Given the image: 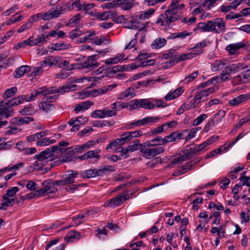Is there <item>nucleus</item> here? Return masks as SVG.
I'll use <instances>...</instances> for the list:
<instances>
[{
    "label": "nucleus",
    "mask_w": 250,
    "mask_h": 250,
    "mask_svg": "<svg viewBox=\"0 0 250 250\" xmlns=\"http://www.w3.org/2000/svg\"><path fill=\"white\" fill-rule=\"evenodd\" d=\"M185 6L184 4H179L177 0L172 2L167 9L159 15L156 23H160L161 26H169L172 23L181 19V15L178 11L182 10Z\"/></svg>",
    "instance_id": "nucleus-1"
},
{
    "label": "nucleus",
    "mask_w": 250,
    "mask_h": 250,
    "mask_svg": "<svg viewBox=\"0 0 250 250\" xmlns=\"http://www.w3.org/2000/svg\"><path fill=\"white\" fill-rule=\"evenodd\" d=\"M77 85H63L61 87L56 86H42L34 90L29 96L26 95L24 101L26 102H31L34 100L35 97L39 95L46 96L50 94L60 93L63 94L70 91H74L76 89Z\"/></svg>",
    "instance_id": "nucleus-2"
},
{
    "label": "nucleus",
    "mask_w": 250,
    "mask_h": 250,
    "mask_svg": "<svg viewBox=\"0 0 250 250\" xmlns=\"http://www.w3.org/2000/svg\"><path fill=\"white\" fill-rule=\"evenodd\" d=\"M26 95H22L10 100H3L0 102V117L1 115L12 116L13 106H17L23 103Z\"/></svg>",
    "instance_id": "nucleus-3"
},
{
    "label": "nucleus",
    "mask_w": 250,
    "mask_h": 250,
    "mask_svg": "<svg viewBox=\"0 0 250 250\" xmlns=\"http://www.w3.org/2000/svg\"><path fill=\"white\" fill-rule=\"evenodd\" d=\"M203 52L202 49H198L193 51L192 52L182 54V55L178 56L177 57L173 58V59L170 60L169 61L163 63L162 64L163 68L164 69L170 68V67L176 65L181 61L193 58L196 56L201 54Z\"/></svg>",
    "instance_id": "nucleus-4"
},
{
    "label": "nucleus",
    "mask_w": 250,
    "mask_h": 250,
    "mask_svg": "<svg viewBox=\"0 0 250 250\" xmlns=\"http://www.w3.org/2000/svg\"><path fill=\"white\" fill-rule=\"evenodd\" d=\"M159 120V118L153 116L146 117L142 119L138 120L129 123L126 127V129H130L135 126H141L147 125H152L156 123Z\"/></svg>",
    "instance_id": "nucleus-5"
},
{
    "label": "nucleus",
    "mask_w": 250,
    "mask_h": 250,
    "mask_svg": "<svg viewBox=\"0 0 250 250\" xmlns=\"http://www.w3.org/2000/svg\"><path fill=\"white\" fill-rule=\"evenodd\" d=\"M214 92V88L211 87L207 89L196 92L194 98V102L192 104L190 105V108H194L196 107L197 105L200 103L201 101H205L206 97H207L209 94L213 93Z\"/></svg>",
    "instance_id": "nucleus-6"
},
{
    "label": "nucleus",
    "mask_w": 250,
    "mask_h": 250,
    "mask_svg": "<svg viewBox=\"0 0 250 250\" xmlns=\"http://www.w3.org/2000/svg\"><path fill=\"white\" fill-rule=\"evenodd\" d=\"M209 23L211 24L212 32L216 34H221L226 31V22L222 18H217L213 20H210Z\"/></svg>",
    "instance_id": "nucleus-7"
},
{
    "label": "nucleus",
    "mask_w": 250,
    "mask_h": 250,
    "mask_svg": "<svg viewBox=\"0 0 250 250\" xmlns=\"http://www.w3.org/2000/svg\"><path fill=\"white\" fill-rule=\"evenodd\" d=\"M182 152H183L187 160L199 154L194 144L187 145L183 147L182 149Z\"/></svg>",
    "instance_id": "nucleus-8"
},
{
    "label": "nucleus",
    "mask_w": 250,
    "mask_h": 250,
    "mask_svg": "<svg viewBox=\"0 0 250 250\" xmlns=\"http://www.w3.org/2000/svg\"><path fill=\"white\" fill-rule=\"evenodd\" d=\"M59 150L60 148L58 146H51L42 151L40 154L36 155L34 158L38 161H43L53 155L54 153Z\"/></svg>",
    "instance_id": "nucleus-9"
},
{
    "label": "nucleus",
    "mask_w": 250,
    "mask_h": 250,
    "mask_svg": "<svg viewBox=\"0 0 250 250\" xmlns=\"http://www.w3.org/2000/svg\"><path fill=\"white\" fill-rule=\"evenodd\" d=\"M116 111L110 110L107 107L102 110H96L92 112L91 116L93 118H104L116 115Z\"/></svg>",
    "instance_id": "nucleus-10"
},
{
    "label": "nucleus",
    "mask_w": 250,
    "mask_h": 250,
    "mask_svg": "<svg viewBox=\"0 0 250 250\" xmlns=\"http://www.w3.org/2000/svg\"><path fill=\"white\" fill-rule=\"evenodd\" d=\"M127 200L123 192L116 195L106 202L107 207H117L123 204Z\"/></svg>",
    "instance_id": "nucleus-11"
},
{
    "label": "nucleus",
    "mask_w": 250,
    "mask_h": 250,
    "mask_svg": "<svg viewBox=\"0 0 250 250\" xmlns=\"http://www.w3.org/2000/svg\"><path fill=\"white\" fill-rule=\"evenodd\" d=\"M96 55H94L89 56L86 60L83 61L85 69L91 70L99 66L96 58Z\"/></svg>",
    "instance_id": "nucleus-12"
},
{
    "label": "nucleus",
    "mask_w": 250,
    "mask_h": 250,
    "mask_svg": "<svg viewBox=\"0 0 250 250\" xmlns=\"http://www.w3.org/2000/svg\"><path fill=\"white\" fill-rule=\"evenodd\" d=\"M2 199L4 201V202L0 204V209L6 210L8 207H12L15 203L19 204V202L17 198H12L7 197L4 198V196H2Z\"/></svg>",
    "instance_id": "nucleus-13"
},
{
    "label": "nucleus",
    "mask_w": 250,
    "mask_h": 250,
    "mask_svg": "<svg viewBox=\"0 0 250 250\" xmlns=\"http://www.w3.org/2000/svg\"><path fill=\"white\" fill-rule=\"evenodd\" d=\"M115 171V168L112 166H104L100 167L99 168L96 169V176L103 177L107 175L111 172Z\"/></svg>",
    "instance_id": "nucleus-14"
},
{
    "label": "nucleus",
    "mask_w": 250,
    "mask_h": 250,
    "mask_svg": "<svg viewBox=\"0 0 250 250\" xmlns=\"http://www.w3.org/2000/svg\"><path fill=\"white\" fill-rule=\"evenodd\" d=\"M187 132V130H184L183 132L178 131L173 132L170 134L165 136V141L166 143L175 142L176 140H181L184 139L183 133Z\"/></svg>",
    "instance_id": "nucleus-15"
},
{
    "label": "nucleus",
    "mask_w": 250,
    "mask_h": 250,
    "mask_svg": "<svg viewBox=\"0 0 250 250\" xmlns=\"http://www.w3.org/2000/svg\"><path fill=\"white\" fill-rule=\"evenodd\" d=\"M133 0H114L116 6H119L124 10H129L133 6Z\"/></svg>",
    "instance_id": "nucleus-16"
},
{
    "label": "nucleus",
    "mask_w": 250,
    "mask_h": 250,
    "mask_svg": "<svg viewBox=\"0 0 250 250\" xmlns=\"http://www.w3.org/2000/svg\"><path fill=\"white\" fill-rule=\"evenodd\" d=\"M218 138V136H213L202 144L198 145H195V146L198 150L199 154H200L201 152L206 150L205 148L208 146L212 144L214 142V141Z\"/></svg>",
    "instance_id": "nucleus-17"
},
{
    "label": "nucleus",
    "mask_w": 250,
    "mask_h": 250,
    "mask_svg": "<svg viewBox=\"0 0 250 250\" xmlns=\"http://www.w3.org/2000/svg\"><path fill=\"white\" fill-rule=\"evenodd\" d=\"M42 186L46 187L48 193H55L58 191V188L54 184L53 180L51 179L43 181Z\"/></svg>",
    "instance_id": "nucleus-18"
},
{
    "label": "nucleus",
    "mask_w": 250,
    "mask_h": 250,
    "mask_svg": "<svg viewBox=\"0 0 250 250\" xmlns=\"http://www.w3.org/2000/svg\"><path fill=\"white\" fill-rule=\"evenodd\" d=\"M129 70V65H117L107 69V72L109 74H115L119 71H127Z\"/></svg>",
    "instance_id": "nucleus-19"
},
{
    "label": "nucleus",
    "mask_w": 250,
    "mask_h": 250,
    "mask_svg": "<svg viewBox=\"0 0 250 250\" xmlns=\"http://www.w3.org/2000/svg\"><path fill=\"white\" fill-rule=\"evenodd\" d=\"M78 175L77 171L70 170L67 172L63 178L67 185L72 184L75 182V178L77 177Z\"/></svg>",
    "instance_id": "nucleus-20"
},
{
    "label": "nucleus",
    "mask_w": 250,
    "mask_h": 250,
    "mask_svg": "<svg viewBox=\"0 0 250 250\" xmlns=\"http://www.w3.org/2000/svg\"><path fill=\"white\" fill-rule=\"evenodd\" d=\"M244 46L245 44L243 42H239L228 45L226 47V49L229 51V54L231 55H234L236 53V52L239 49Z\"/></svg>",
    "instance_id": "nucleus-21"
},
{
    "label": "nucleus",
    "mask_w": 250,
    "mask_h": 250,
    "mask_svg": "<svg viewBox=\"0 0 250 250\" xmlns=\"http://www.w3.org/2000/svg\"><path fill=\"white\" fill-rule=\"evenodd\" d=\"M31 69V68L29 66L22 65L16 69L14 75L15 77L19 78L23 76L25 73L30 71Z\"/></svg>",
    "instance_id": "nucleus-22"
},
{
    "label": "nucleus",
    "mask_w": 250,
    "mask_h": 250,
    "mask_svg": "<svg viewBox=\"0 0 250 250\" xmlns=\"http://www.w3.org/2000/svg\"><path fill=\"white\" fill-rule=\"evenodd\" d=\"M88 34L84 37L78 39L76 42L77 43L88 42L90 41L93 42V38H92V37L95 35V31L86 30L85 32H84V34Z\"/></svg>",
    "instance_id": "nucleus-23"
},
{
    "label": "nucleus",
    "mask_w": 250,
    "mask_h": 250,
    "mask_svg": "<svg viewBox=\"0 0 250 250\" xmlns=\"http://www.w3.org/2000/svg\"><path fill=\"white\" fill-rule=\"evenodd\" d=\"M39 107L40 109L47 113L54 110L55 106L48 101H42L39 104Z\"/></svg>",
    "instance_id": "nucleus-24"
},
{
    "label": "nucleus",
    "mask_w": 250,
    "mask_h": 250,
    "mask_svg": "<svg viewBox=\"0 0 250 250\" xmlns=\"http://www.w3.org/2000/svg\"><path fill=\"white\" fill-rule=\"evenodd\" d=\"M226 65L225 60H216L214 62L211 64V69L212 71H218L222 70Z\"/></svg>",
    "instance_id": "nucleus-25"
},
{
    "label": "nucleus",
    "mask_w": 250,
    "mask_h": 250,
    "mask_svg": "<svg viewBox=\"0 0 250 250\" xmlns=\"http://www.w3.org/2000/svg\"><path fill=\"white\" fill-rule=\"evenodd\" d=\"M167 42V41L165 39L158 38L152 42L151 47L152 49H158L164 46Z\"/></svg>",
    "instance_id": "nucleus-26"
},
{
    "label": "nucleus",
    "mask_w": 250,
    "mask_h": 250,
    "mask_svg": "<svg viewBox=\"0 0 250 250\" xmlns=\"http://www.w3.org/2000/svg\"><path fill=\"white\" fill-rule=\"evenodd\" d=\"M247 101L244 94L240 95L231 100H229V104L231 106H238L240 104Z\"/></svg>",
    "instance_id": "nucleus-27"
},
{
    "label": "nucleus",
    "mask_w": 250,
    "mask_h": 250,
    "mask_svg": "<svg viewBox=\"0 0 250 250\" xmlns=\"http://www.w3.org/2000/svg\"><path fill=\"white\" fill-rule=\"evenodd\" d=\"M100 153L101 150L99 149L89 150L86 152L88 159H94V162H97L101 158Z\"/></svg>",
    "instance_id": "nucleus-28"
},
{
    "label": "nucleus",
    "mask_w": 250,
    "mask_h": 250,
    "mask_svg": "<svg viewBox=\"0 0 250 250\" xmlns=\"http://www.w3.org/2000/svg\"><path fill=\"white\" fill-rule=\"evenodd\" d=\"M226 150H227V146H221L220 148L214 149L208 153L205 156V159H208L210 158L216 156L217 155L225 152Z\"/></svg>",
    "instance_id": "nucleus-29"
},
{
    "label": "nucleus",
    "mask_w": 250,
    "mask_h": 250,
    "mask_svg": "<svg viewBox=\"0 0 250 250\" xmlns=\"http://www.w3.org/2000/svg\"><path fill=\"white\" fill-rule=\"evenodd\" d=\"M19 112L22 115H32L35 113V109L32 104H28L20 110Z\"/></svg>",
    "instance_id": "nucleus-30"
},
{
    "label": "nucleus",
    "mask_w": 250,
    "mask_h": 250,
    "mask_svg": "<svg viewBox=\"0 0 250 250\" xmlns=\"http://www.w3.org/2000/svg\"><path fill=\"white\" fill-rule=\"evenodd\" d=\"M210 21H208L207 22H201L197 25V29H201L203 32H210L212 31L211 25L209 22Z\"/></svg>",
    "instance_id": "nucleus-31"
},
{
    "label": "nucleus",
    "mask_w": 250,
    "mask_h": 250,
    "mask_svg": "<svg viewBox=\"0 0 250 250\" xmlns=\"http://www.w3.org/2000/svg\"><path fill=\"white\" fill-rule=\"evenodd\" d=\"M82 177L84 178H91L96 177V168L89 169L81 172Z\"/></svg>",
    "instance_id": "nucleus-32"
},
{
    "label": "nucleus",
    "mask_w": 250,
    "mask_h": 250,
    "mask_svg": "<svg viewBox=\"0 0 250 250\" xmlns=\"http://www.w3.org/2000/svg\"><path fill=\"white\" fill-rule=\"evenodd\" d=\"M17 92V88L15 86L6 89L3 94V100H7L14 96Z\"/></svg>",
    "instance_id": "nucleus-33"
},
{
    "label": "nucleus",
    "mask_w": 250,
    "mask_h": 250,
    "mask_svg": "<svg viewBox=\"0 0 250 250\" xmlns=\"http://www.w3.org/2000/svg\"><path fill=\"white\" fill-rule=\"evenodd\" d=\"M133 88L130 87L122 92L118 97V99L123 100L125 98L128 97L129 96H131V98L135 96V94L133 93Z\"/></svg>",
    "instance_id": "nucleus-34"
},
{
    "label": "nucleus",
    "mask_w": 250,
    "mask_h": 250,
    "mask_svg": "<svg viewBox=\"0 0 250 250\" xmlns=\"http://www.w3.org/2000/svg\"><path fill=\"white\" fill-rule=\"evenodd\" d=\"M86 187L85 184H80L78 185H67L65 188V189L70 193H74L76 190L79 189V188L82 187Z\"/></svg>",
    "instance_id": "nucleus-35"
},
{
    "label": "nucleus",
    "mask_w": 250,
    "mask_h": 250,
    "mask_svg": "<svg viewBox=\"0 0 250 250\" xmlns=\"http://www.w3.org/2000/svg\"><path fill=\"white\" fill-rule=\"evenodd\" d=\"M140 152L143 154V156L147 159L154 157L151 148L142 147L141 148Z\"/></svg>",
    "instance_id": "nucleus-36"
},
{
    "label": "nucleus",
    "mask_w": 250,
    "mask_h": 250,
    "mask_svg": "<svg viewBox=\"0 0 250 250\" xmlns=\"http://www.w3.org/2000/svg\"><path fill=\"white\" fill-rule=\"evenodd\" d=\"M230 69V71L235 73L245 69L244 64L243 63H233L229 66Z\"/></svg>",
    "instance_id": "nucleus-37"
},
{
    "label": "nucleus",
    "mask_w": 250,
    "mask_h": 250,
    "mask_svg": "<svg viewBox=\"0 0 250 250\" xmlns=\"http://www.w3.org/2000/svg\"><path fill=\"white\" fill-rule=\"evenodd\" d=\"M65 33L62 30H53L46 35L47 37H53L57 38H63L65 37Z\"/></svg>",
    "instance_id": "nucleus-38"
},
{
    "label": "nucleus",
    "mask_w": 250,
    "mask_h": 250,
    "mask_svg": "<svg viewBox=\"0 0 250 250\" xmlns=\"http://www.w3.org/2000/svg\"><path fill=\"white\" fill-rule=\"evenodd\" d=\"M68 4V10H71L75 8H77L79 10H81V7H82V4L80 0H72L71 2H67Z\"/></svg>",
    "instance_id": "nucleus-39"
},
{
    "label": "nucleus",
    "mask_w": 250,
    "mask_h": 250,
    "mask_svg": "<svg viewBox=\"0 0 250 250\" xmlns=\"http://www.w3.org/2000/svg\"><path fill=\"white\" fill-rule=\"evenodd\" d=\"M81 18L80 14H77L72 17L69 21L66 24L67 26L73 27L75 24L78 23Z\"/></svg>",
    "instance_id": "nucleus-40"
},
{
    "label": "nucleus",
    "mask_w": 250,
    "mask_h": 250,
    "mask_svg": "<svg viewBox=\"0 0 250 250\" xmlns=\"http://www.w3.org/2000/svg\"><path fill=\"white\" fill-rule=\"evenodd\" d=\"M19 190V188L17 187L9 188L7 190L6 193L3 196H4V198H7V197H13Z\"/></svg>",
    "instance_id": "nucleus-41"
},
{
    "label": "nucleus",
    "mask_w": 250,
    "mask_h": 250,
    "mask_svg": "<svg viewBox=\"0 0 250 250\" xmlns=\"http://www.w3.org/2000/svg\"><path fill=\"white\" fill-rule=\"evenodd\" d=\"M142 108L147 109H152L155 107L154 104L149 101L148 99H142Z\"/></svg>",
    "instance_id": "nucleus-42"
},
{
    "label": "nucleus",
    "mask_w": 250,
    "mask_h": 250,
    "mask_svg": "<svg viewBox=\"0 0 250 250\" xmlns=\"http://www.w3.org/2000/svg\"><path fill=\"white\" fill-rule=\"evenodd\" d=\"M142 99H134L130 102V107L131 109H138L142 108Z\"/></svg>",
    "instance_id": "nucleus-43"
},
{
    "label": "nucleus",
    "mask_w": 250,
    "mask_h": 250,
    "mask_svg": "<svg viewBox=\"0 0 250 250\" xmlns=\"http://www.w3.org/2000/svg\"><path fill=\"white\" fill-rule=\"evenodd\" d=\"M80 236V233L76 231H71L67 234V235L64 237V240L67 243L72 241L74 238H78Z\"/></svg>",
    "instance_id": "nucleus-44"
},
{
    "label": "nucleus",
    "mask_w": 250,
    "mask_h": 250,
    "mask_svg": "<svg viewBox=\"0 0 250 250\" xmlns=\"http://www.w3.org/2000/svg\"><path fill=\"white\" fill-rule=\"evenodd\" d=\"M97 17L101 20H106L111 17L112 14L109 11L102 13H97Z\"/></svg>",
    "instance_id": "nucleus-45"
},
{
    "label": "nucleus",
    "mask_w": 250,
    "mask_h": 250,
    "mask_svg": "<svg viewBox=\"0 0 250 250\" xmlns=\"http://www.w3.org/2000/svg\"><path fill=\"white\" fill-rule=\"evenodd\" d=\"M119 139L120 141H121L120 142L122 145L128 143L131 140L128 131L122 134L120 136V138Z\"/></svg>",
    "instance_id": "nucleus-46"
},
{
    "label": "nucleus",
    "mask_w": 250,
    "mask_h": 250,
    "mask_svg": "<svg viewBox=\"0 0 250 250\" xmlns=\"http://www.w3.org/2000/svg\"><path fill=\"white\" fill-rule=\"evenodd\" d=\"M70 120H73L75 124H76V125H78L79 126L84 124V123L87 121V118L82 116L78 117L75 118H72Z\"/></svg>",
    "instance_id": "nucleus-47"
},
{
    "label": "nucleus",
    "mask_w": 250,
    "mask_h": 250,
    "mask_svg": "<svg viewBox=\"0 0 250 250\" xmlns=\"http://www.w3.org/2000/svg\"><path fill=\"white\" fill-rule=\"evenodd\" d=\"M112 125V123H110L109 121H97L94 122L93 126L98 127H104L105 126H110Z\"/></svg>",
    "instance_id": "nucleus-48"
},
{
    "label": "nucleus",
    "mask_w": 250,
    "mask_h": 250,
    "mask_svg": "<svg viewBox=\"0 0 250 250\" xmlns=\"http://www.w3.org/2000/svg\"><path fill=\"white\" fill-rule=\"evenodd\" d=\"M68 4L67 3L64 2L61 5H57L56 9L60 13V16L65 13L66 11H69L68 10Z\"/></svg>",
    "instance_id": "nucleus-49"
},
{
    "label": "nucleus",
    "mask_w": 250,
    "mask_h": 250,
    "mask_svg": "<svg viewBox=\"0 0 250 250\" xmlns=\"http://www.w3.org/2000/svg\"><path fill=\"white\" fill-rule=\"evenodd\" d=\"M93 131V129L92 127L90 126H86L78 133V135L80 137H86L88 136Z\"/></svg>",
    "instance_id": "nucleus-50"
},
{
    "label": "nucleus",
    "mask_w": 250,
    "mask_h": 250,
    "mask_svg": "<svg viewBox=\"0 0 250 250\" xmlns=\"http://www.w3.org/2000/svg\"><path fill=\"white\" fill-rule=\"evenodd\" d=\"M84 34V32L83 31L73 30L69 33V37L71 39L74 40Z\"/></svg>",
    "instance_id": "nucleus-51"
},
{
    "label": "nucleus",
    "mask_w": 250,
    "mask_h": 250,
    "mask_svg": "<svg viewBox=\"0 0 250 250\" xmlns=\"http://www.w3.org/2000/svg\"><path fill=\"white\" fill-rule=\"evenodd\" d=\"M207 118V115L205 114H202L193 121V125L194 126L201 124L203 121Z\"/></svg>",
    "instance_id": "nucleus-52"
},
{
    "label": "nucleus",
    "mask_w": 250,
    "mask_h": 250,
    "mask_svg": "<svg viewBox=\"0 0 250 250\" xmlns=\"http://www.w3.org/2000/svg\"><path fill=\"white\" fill-rule=\"evenodd\" d=\"M51 48L55 50H60L68 48V44L63 43H56L53 45Z\"/></svg>",
    "instance_id": "nucleus-53"
},
{
    "label": "nucleus",
    "mask_w": 250,
    "mask_h": 250,
    "mask_svg": "<svg viewBox=\"0 0 250 250\" xmlns=\"http://www.w3.org/2000/svg\"><path fill=\"white\" fill-rule=\"evenodd\" d=\"M178 56L176 55L175 50L170 49L167 53H166L163 55L162 58L164 59L167 60L169 59L175 58Z\"/></svg>",
    "instance_id": "nucleus-54"
},
{
    "label": "nucleus",
    "mask_w": 250,
    "mask_h": 250,
    "mask_svg": "<svg viewBox=\"0 0 250 250\" xmlns=\"http://www.w3.org/2000/svg\"><path fill=\"white\" fill-rule=\"evenodd\" d=\"M226 115V111L224 110H220L213 116L214 120H216V122L220 121Z\"/></svg>",
    "instance_id": "nucleus-55"
},
{
    "label": "nucleus",
    "mask_w": 250,
    "mask_h": 250,
    "mask_svg": "<svg viewBox=\"0 0 250 250\" xmlns=\"http://www.w3.org/2000/svg\"><path fill=\"white\" fill-rule=\"evenodd\" d=\"M33 24V21H31V20H29L28 22L24 24H23L18 30V33H21L23 32L25 30H27L29 29Z\"/></svg>",
    "instance_id": "nucleus-56"
},
{
    "label": "nucleus",
    "mask_w": 250,
    "mask_h": 250,
    "mask_svg": "<svg viewBox=\"0 0 250 250\" xmlns=\"http://www.w3.org/2000/svg\"><path fill=\"white\" fill-rule=\"evenodd\" d=\"M119 138L116 139L111 141L106 147L107 150L111 149L113 147H115L118 145H122Z\"/></svg>",
    "instance_id": "nucleus-57"
},
{
    "label": "nucleus",
    "mask_w": 250,
    "mask_h": 250,
    "mask_svg": "<svg viewBox=\"0 0 250 250\" xmlns=\"http://www.w3.org/2000/svg\"><path fill=\"white\" fill-rule=\"evenodd\" d=\"M209 43V42H207L205 40H203L202 42L196 43L195 46L191 48V49H201L202 48L207 46Z\"/></svg>",
    "instance_id": "nucleus-58"
},
{
    "label": "nucleus",
    "mask_w": 250,
    "mask_h": 250,
    "mask_svg": "<svg viewBox=\"0 0 250 250\" xmlns=\"http://www.w3.org/2000/svg\"><path fill=\"white\" fill-rule=\"evenodd\" d=\"M214 125V119H209L208 122V123L206 124L203 130L205 132H208L211 127L213 126Z\"/></svg>",
    "instance_id": "nucleus-59"
},
{
    "label": "nucleus",
    "mask_w": 250,
    "mask_h": 250,
    "mask_svg": "<svg viewBox=\"0 0 250 250\" xmlns=\"http://www.w3.org/2000/svg\"><path fill=\"white\" fill-rule=\"evenodd\" d=\"M154 156L160 154L164 152L165 148L163 146H157L151 148Z\"/></svg>",
    "instance_id": "nucleus-60"
},
{
    "label": "nucleus",
    "mask_w": 250,
    "mask_h": 250,
    "mask_svg": "<svg viewBox=\"0 0 250 250\" xmlns=\"http://www.w3.org/2000/svg\"><path fill=\"white\" fill-rule=\"evenodd\" d=\"M189 109H191L190 108V105L188 104L187 105L186 104H183L178 109V110L176 112L177 115H181L185 111L188 110Z\"/></svg>",
    "instance_id": "nucleus-61"
},
{
    "label": "nucleus",
    "mask_w": 250,
    "mask_h": 250,
    "mask_svg": "<svg viewBox=\"0 0 250 250\" xmlns=\"http://www.w3.org/2000/svg\"><path fill=\"white\" fill-rule=\"evenodd\" d=\"M49 138H42L36 142V145L39 146H46L49 145Z\"/></svg>",
    "instance_id": "nucleus-62"
},
{
    "label": "nucleus",
    "mask_w": 250,
    "mask_h": 250,
    "mask_svg": "<svg viewBox=\"0 0 250 250\" xmlns=\"http://www.w3.org/2000/svg\"><path fill=\"white\" fill-rule=\"evenodd\" d=\"M186 158L185 157L184 155H181L180 156L174 158L172 162H171V164L172 165H176L179 163H181L184 161H186Z\"/></svg>",
    "instance_id": "nucleus-63"
},
{
    "label": "nucleus",
    "mask_w": 250,
    "mask_h": 250,
    "mask_svg": "<svg viewBox=\"0 0 250 250\" xmlns=\"http://www.w3.org/2000/svg\"><path fill=\"white\" fill-rule=\"evenodd\" d=\"M37 184L31 180H28L26 185V187L28 189L30 190H34L37 188Z\"/></svg>",
    "instance_id": "nucleus-64"
}]
</instances>
